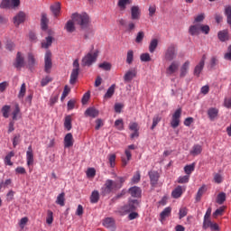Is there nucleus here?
I'll return each instance as SVG.
<instances>
[{
  "label": "nucleus",
  "mask_w": 231,
  "mask_h": 231,
  "mask_svg": "<svg viewBox=\"0 0 231 231\" xmlns=\"http://www.w3.org/2000/svg\"><path fill=\"white\" fill-rule=\"evenodd\" d=\"M119 189H122V184H118V181L108 179L101 188V195L107 196V194H111L115 190H119Z\"/></svg>",
  "instance_id": "obj_1"
},
{
  "label": "nucleus",
  "mask_w": 231,
  "mask_h": 231,
  "mask_svg": "<svg viewBox=\"0 0 231 231\" xmlns=\"http://www.w3.org/2000/svg\"><path fill=\"white\" fill-rule=\"evenodd\" d=\"M72 21L75 24L80 26V28H88V24H89V15L86 13H75L72 14Z\"/></svg>",
  "instance_id": "obj_2"
},
{
  "label": "nucleus",
  "mask_w": 231,
  "mask_h": 231,
  "mask_svg": "<svg viewBox=\"0 0 231 231\" xmlns=\"http://www.w3.org/2000/svg\"><path fill=\"white\" fill-rule=\"evenodd\" d=\"M98 50L95 51L94 52H88L81 60V66L85 68L86 66L89 68L90 66H93L95 62H97V59H98Z\"/></svg>",
  "instance_id": "obj_3"
},
{
  "label": "nucleus",
  "mask_w": 231,
  "mask_h": 231,
  "mask_svg": "<svg viewBox=\"0 0 231 231\" xmlns=\"http://www.w3.org/2000/svg\"><path fill=\"white\" fill-rule=\"evenodd\" d=\"M178 57V46L176 44H170L164 51V60L168 62L174 60Z\"/></svg>",
  "instance_id": "obj_4"
},
{
  "label": "nucleus",
  "mask_w": 231,
  "mask_h": 231,
  "mask_svg": "<svg viewBox=\"0 0 231 231\" xmlns=\"http://www.w3.org/2000/svg\"><path fill=\"white\" fill-rule=\"evenodd\" d=\"M140 202L138 201V199H130L128 201V204L123 206L120 208V212H122V214H129V212H134V210L138 208Z\"/></svg>",
  "instance_id": "obj_5"
},
{
  "label": "nucleus",
  "mask_w": 231,
  "mask_h": 231,
  "mask_svg": "<svg viewBox=\"0 0 231 231\" xmlns=\"http://www.w3.org/2000/svg\"><path fill=\"white\" fill-rule=\"evenodd\" d=\"M13 66L18 70L21 71L23 68L25 66L24 62V55H23V52L18 51L16 53V58L14 60V62L13 63Z\"/></svg>",
  "instance_id": "obj_6"
},
{
  "label": "nucleus",
  "mask_w": 231,
  "mask_h": 231,
  "mask_svg": "<svg viewBox=\"0 0 231 231\" xmlns=\"http://www.w3.org/2000/svg\"><path fill=\"white\" fill-rule=\"evenodd\" d=\"M53 68V62L51 61V51H47L44 56V71L50 73Z\"/></svg>",
  "instance_id": "obj_7"
},
{
  "label": "nucleus",
  "mask_w": 231,
  "mask_h": 231,
  "mask_svg": "<svg viewBox=\"0 0 231 231\" xmlns=\"http://www.w3.org/2000/svg\"><path fill=\"white\" fill-rule=\"evenodd\" d=\"M180 118H181V108L177 109L171 116V125L173 129L180 125Z\"/></svg>",
  "instance_id": "obj_8"
},
{
  "label": "nucleus",
  "mask_w": 231,
  "mask_h": 231,
  "mask_svg": "<svg viewBox=\"0 0 231 231\" xmlns=\"http://www.w3.org/2000/svg\"><path fill=\"white\" fill-rule=\"evenodd\" d=\"M26 21V13L20 11L14 18L13 22L16 28H19L20 24H23Z\"/></svg>",
  "instance_id": "obj_9"
},
{
  "label": "nucleus",
  "mask_w": 231,
  "mask_h": 231,
  "mask_svg": "<svg viewBox=\"0 0 231 231\" xmlns=\"http://www.w3.org/2000/svg\"><path fill=\"white\" fill-rule=\"evenodd\" d=\"M205 60H207V56L203 55L200 61L195 66L193 70L195 77L199 78V75H201V71H203V68H205Z\"/></svg>",
  "instance_id": "obj_10"
},
{
  "label": "nucleus",
  "mask_w": 231,
  "mask_h": 231,
  "mask_svg": "<svg viewBox=\"0 0 231 231\" xmlns=\"http://www.w3.org/2000/svg\"><path fill=\"white\" fill-rule=\"evenodd\" d=\"M129 130L133 131L134 133L131 134L130 138L134 139V138H138V136H140V127L138 126V123L136 122H133L129 124Z\"/></svg>",
  "instance_id": "obj_11"
},
{
  "label": "nucleus",
  "mask_w": 231,
  "mask_h": 231,
  "mask_svg": "<svg viewBox=\"0 0 231 231\" xmlns=\"http://www.w3.org/2000/svg\"><path fill=\"white\" fill-rule=\"evenodd\" d=\"M152 187L158 185V180H160V173L158 171H151L148 173Z\"/></svg>",
  "instance_id": "obj_12"
},
{
  "label": "nucleus",
  "mask_w": 231,
  "mask_h": 231,
  "mask_svg": "<svg viewBox=\"0 0 231 231\" xmlns=\"http://www.w3.org/2000/svg\"><path fill=\"white\" fill-rule=\"evenodd\" d=\"M219 116V109L216 107H210L208 110V116L211 122H214Z\"/></svg>",
  "instance_id": "obj_13"
},
{
  "label": "nucleus",
  "mask_w": 231,
  "mask_h": 231,
  "mask_svg": "<svg viewBox=\"0 0 231 231\" xmlns=\"http://www.w3.org/2000/svg\"><path fill=\"white\" fill-rule=\"evenodd\" d=\"M140 6L134 5L131 7V19H133V21H138V19H140Z\"/></svg>",
  "instance_id": "obj_14"
},
{
  "label": "nucleus",
  "mask_w": 231,
  "mask_h": 231,
  "mask_svg": "<svg viewBox=\"0 0 231 231\" xmlns=\"http://www.w3.org/2000/svg\"><path fill=\"white\" fill-rule=\"evenodd\" d=\"M136 73H137L136 69H132L126 71L124 76L125 82H131V80H133V79L136 77Z\"/></svg>",
  "instance_id": "obj_15"
},
{
  "label": "nucleus",
  "mask_w": 231,
  "mask_h": 231,
  "mask_svg": "<svg viewBox=\"0 0 231 231\" xmlns=\"http://www.w3.org/2000/svg\"><path fill=\"white\" fill-rule=\"evenodd\" d=\"M132 198H140L142 196V189L138 186H134L128 189Z\"/></svg>",
  "instance_id": "obj_16"
},
{
  "label": "nucleus",
  "mask_w": 231,
  "mask_h": 231,
  "mask_svg": "<svg viewBox=\"0 0 231 231\" xmlns=\"http://www.w3.org/2000/svg\"><path fill=\"white\" fill-rule=\"evenodd\" d=\"M26 162L29 167L33 165V150L32 149V145L28 147L26 152Z\"/></svg>",
  "instance_id": "obj_17"
},
{
  "label": "nucleus",
  "mask_w": 231,
  "mask_h": 231,
  "mask_svg": "<svg viewBox=\"0 0 231 231\" xmlns=\"http://www.w3.org/2000/svg\"><path fill=\"white\" fill-rule=\"evenodd\" d=\"M179 68H180V64H178V62L176 61L171 62V65L166 69V75H169V76L173 75V73H176Z\"/></svg>",
  "instance_id": "obj_18"
},
{
  "label": "nucleus",
  "mask_w": 231,
  "mask_h": 231,
  "mask_svg": "<svg viewBox=\"0 0 231 231\" xmlns=\"http://www.w3.org/2000/svg\"><path fill=\"white\" fill-rule=\"evenodd\" d=\"M189 33L192 37H194L196 35H199V33H201L200 29H199V23L190 25L189 28Z\"/></svg>",
  "instance_id": "obj_19"
},
{
  "label": "nucleus",
  "mask_w": 231,
  "mask_h": 231,
  "mask_svg": "<svg viewBox=\"0 0 231 231\" xmlns=\"http://www.w3.org/2000/svg\"><path fill=\"white\" fill-rule=\"evenodd\" d=\"M103 226L106 228H111L112 231H115V219L111 217H106L103 220Z\"/></svg>",
  "instance_id": "obj_20"
},
{
  "label": "nucleus",
  "mask_w": 231,
  "mask_h": 231,
  "mask_svg": "<svg viewBox=\"0 0 231 231\" xmlns=\"http://www.w3.org/2000/svg\"><path fill=\"white\" fill-rule=\"evenodd\" d=\"M64 147L66 148L73 147V134H71V133H69L65 135Z\"/></svg>",
  "instance_id": "obj_21"
},
{
  "label": "nucleus",
  "mask_w": 231,
  "mask_h": 231,
  "mask_svg": "<svg viewBox=\"0 0 231 231\" xmlns=\"http://www.w3.org/2000/svg\"><path fill=\"white\" fill-rule=\"evenodd\" d=\"M203 152V147L199 144H194L191 150L189 151V154L191 156H199Z\"/></svg>",
  "instance_id": "obj_22"
},
{
  "label": "nucleus",
  "mask_w": 231,
  "mask_h": 231,
  "mask_svg": "<svg viewBox=\"0 0 231 231\" xmlns=\"http://www.w3.org/2000/svg\"><path fill=\"white\" fill-rule=\"evenodd\" d=\"M98 110L95 107H89L85 111L86 116H90V118H97L98 116Z\"/></svg>",
  "instance_id": "obj_23"
},
{
  "label": "nucleus",
  "mask_w": 231,
  "mask_h": 231,
  "mask_svg": "<svg viewBox=\"0 0 231 231\" xmlns=\"http://www.w3.org/2000/svg\"><path fill=\"white\" fill-rule=\"evenodd\" d=\"M183 194V187L177 186L171 192L172 198L174 199H178V198H181V195Z\"/></svg>",
  "instance_id": "obj_24"
},
{
  "label": "nucleus",
  "mask_w": 231,
  "mask_h": 231,
  "mask_svg": "<svg viewBox=\"0 0 231 231\" xmlns=\"http://www.w3.org/2000/svg\"><path fill=\"white\" fill-rule=\"evenodd\" d=\"M116 88V85L113 84L109 87L106 93L104 95L105 100H107L109 98L113 97V95H115V89Z\"/></svg>",
  "instance_id": "obj_25"
},
{
  "label": "nucleus",
  "mask_w": 231,
  "mask_h": 231,
  "mask_svg": "<svg viewBox=\"0 0 231 231\" xmlns=\"http://www.w3.org/2000/svg\"><path fill=\"white\" fill-rule=\"evenodd\" d=\"M51 44H53V37L48 36L42 42V48L48 50Z\"/></svg>",
  "instance_id": "obj_26"
},
{
  "label": "nucleus",
  "mask_w": 231,
  "mask_h": 231,
  "mask_svg": "<svg viewBox=\"0 0 231 231\" xmlns=\"http://www.w3.org/2000/svg\"><path fill=\"white\" fill-rule=\"evenodd\" d=\"M51 11L52 12L54 17H57L60 14V3H56L51 5Z\"/></svg>",
  "instance_id": "obj_27"
},
{
  "label": "nucleus",
  "mask_w": 231,
  "mask_h": 231,
  "mask_svg": "<svg viewBox=\"0 0 231 231\" xmlns=\"http://www.w3.org/2000/svg\"><path fill=\"white\" fill-rule=\"evenodd\" d=\"M189 66H190V61L189 60H186L184 64H182L180 68V77H185V75H187V73L189 72Z\"/></svg>",
  "instance_id": "obj_28"
},
{
  "label": "nucleus",
  "mask_w": 231,
  "mask_h": 231,
  "mask_svg": "<svg viewBox=\"0 0 231 231\" xmlns=\"http://www.w3.org/2000/svg\"><path fill=\"white\" fill-rule=\"evenodd\" d=\"M127 5H131V0H118L117 6L121 10V12L125 11L127 8Z\"/></svg>",
  "instance_id": "obj_29"
},
{
  "label": "nucleus",
  "mask_w": 231,
  "mask_h": 231,
  "mask_svg": "<svg viewBox=\"0 0 231 231\" xmlns=\"http://www.w3.org/2000/svg\"><path fill=\"white\" fill-rule=\"evenodd\" d=\"M171 212H172V208H171V207L165 208L160 215L161 221H164L166 217H169V216H171Z\"/></svg>",
  "instance_id": "obj_30"
},
{
  "label": "nucleus",
  "mask_w": 231,
  "mask_h": 231,
  "mask_svg": "<svg viewBox=\"0 0 231 231\" xmlns=\"http://www.w3.org/2000/svg\"><path fill=\"white\" fill-rule=\"evenodd\" d=\"M207 192V186L203 185L201 188L199 189L197 195H196V201H201L202 196Z\"/></svg>",
  "instance_id": "obj_31"
},
{
  "label": "nucleus",
  "mask_w": 231,
  "mask_h": 231,
  "mask_svg": "<svg viewBox=\"0 0 231 231\" xmlns=\"http://www.w3.org/2000/svg\"><path fill=\"white\" fill-rule=\"evenodd\" d=\"M14 156H15V153L14 152H10L9 153H7L5 158L4 159L5 163L12 167V165H14V162H12V158H14Z\"/></svg>",
  "instance_id": "obj_32"
},
{
  "label": "nucleus",
  "mask_w": 231,
  "mask_h": 231,
  "mask_svg": "<svg viewBox=\"0 0 231 231\" xmlns=\"http://www.w3.org/2000/svg\"><path fill=\"white\" fill-rule=\"evenodd\" d=\"M79 70L72 69L71 74H70L69 84H71V85L76 84L77 79H79Z\"/></svg>",
  "instance_id": "obj_33"
},
{
  "label": "nucleus",
  "mask_w": 231,
  "mask_h": 231,
  "mask_svg": "<svg viewBox=\"0 0 231 231\" xmlns=\"http://www.w3.org/2000/svg\"><path fill=\"white\" fill-rule=\"evenodd\" d=\"M48 16H46V14H42V19H41V26L42 30H48Z\"/></svg>",
  "instance_id": "obj_34"
},
{
  "label": "nucleus",
  "mask_w": 231,
  "mask_h": 231,
  "mask_svg": "<svg viewBox=\"0 0 231 231\" xmlns=\"http://www.w3.org/2000/svg\"><path fill=\"white\" fill-rule=\"evenodd\" d=\"M13 120H17V118H21V108L19 107V104L14 106V110L12 112Z\"/></svg>",
  "instance_id": "obj_35"
},
{
  "label": "nucleus",
  "mask_w": 231,
  "mask_h": 231,
  "mask_svg": "<svg viewBox=\"0 0 231 231\" xmlns=\"http://www.w3.org/2000/svg\"><path fill=\"white\" fill-rule=\"evenodd\" d=\"M98 199H100V193L98 190H94L90 196V203H98Z\"/></svg>",
  "instance_id": "obj_36"
},
{
  "label": "nucleus",
  "mask_w": 231,
  "mask_h": 231,
  "mask_svg": "<svg viewBox=\"0 0 231 231\" xmlns=\"http://www.w3.org/2000/svg\"><path fill=\"white\" fill-rule=\"evenodd\" d=\"M225 201H226V193L225 192H220L217 196V200L216 202L218 205H223V203H225Z\"/></svg>",
  "instance_id": "obj_37"
},
{
  "label": "nucleus",
  "mask_w": 231,
  "mask_h": 231,
  "mask_svg": "<svg viewBox=\"0 0 231 231\" xmlns=\"http://www.w3.org/2000/svg\"><path fill=\"white\" fill-rule=\"evenodd\" d=\"M65 30L69 33H73V32L75 31V22H72L71 20L68 21L65 25Z\"/></svg>",
  "instance_id": "obj_38"
},
{
  "label": "nucleus",
  "mask_w": 231,
  "mask_h": 231,
  "mask_svg": "<svg viewBox=\"0 0 231 231\" xmlns=\"http://www.w3.org/2000/svg\"><path fill=\"white\" fill-rule=\"evenodd\" d=\"M225 15L226 16L227 24H229L231 28V5L226 6Z\"/></svg>",
  "instance_id": "obj_39"
},
{
  "label": "nucleus",
  "mask_w": 231,
  "mask_h": 231,
  "mask_svg": "<svg viewBox=\"0 0 231 231\" xmlns=\"http://www.w3.org/2000/svg\"><path fill=\"white\" fill-rule=\"evenodd\" d=\"M156 48H158V40L153 39L151 41L150 45H149L150 53H154V51H156Z\"/></svg>",
  "instance_id": "obj_40"
},
{
  "label": "nucleus",
  "mask_w": 231,
  "mask_h": 231,
  "mask_svg": "<svg viewBox=\"0 0 231 231\" xmlns=\"http://www.w3.org/2000/svg\"><path fill=\"white\" fill-rule=\"evenodd\" d=\"M194 169H196V164L191 163V164L186 165L184 167V171L188 176H190V174H192V172H194Z\"/></svg>",
  "instance_id": "obj_41"
},
{
  "label": "nucleus",
  "mask_w": 231,
  "mask_h": 231,
  "mask_svg": "<svg viewBox=\"0 0 231 231\" xmlns=\"http://www.w3.org/2000/svg\"><path fill=\"white\" fill-rule=\"evenodd\" d=\"M116 154L115 153L108 154V162L112 169H115V165H116Z\"/></svg>",
  "instance_id": "obj_42"
},
{
  "label": "nucleus",
  "mask_w": 231,
  "mask_h": 231,
  "mask_svg": "<svg viewBox=\"0 0 231 231\" xmlns=\"http://www.w3.org/2000/svg\"><path fill=\"white\" fill-rule=\"evenodd\" d=\"M218 39L222 42H225V41H228V31H220L218 32Z\"/></svg>",
  "instance_id": "obj_43"
},
{
  "label": "nucleus",
  "mask_w": 231,
  "mask_h": 231,
  "mask_svg": "<svg viewBox=\"0 0 231 231\" xmlns=\"http://www.w3.org/2000/svg\"><path fill=\"white\" fill-rule=\"evenodd\" d=\"M37 64V60H35V56L32 53L28 54V66L29 68H33Z\"/></svg>",
  "instance_id": "obj_44"
},
{
  "label": "nucleus",
  "mask_w": 231,
  "mask_h": 231,
  "mask_svg": "<svg viewBox=\"0 0 231 231\" xmlns=\"http://www.w3.org/2000/svg\"><path fill=\"white\" fill-rule=\"evenodd\" d=\"M10 109H11V106H8V105H5L3 107H2V115L4 116V118H9L10 117Z\"/></svg>",
  "instance_id": "obj_45"
},
{
  "label": "nucleus",
  "mask_w": 231,
  "mask_h": 231,
  "mask_svg": "<svg viewBox=\"0 0 231 231\" xmlns=\"http://www.w3.org/2000/svg\"><path fill=\"white\" fill-rule=\"evenodd\" d=\"M65 196L66 194L62 192L57 197V199H56L57 205H60V207H64L65 205L64 201H66V199H64Z\"/></svg>",
  "instance_id": "obj_46"
},
{
  "label": "nucleus",
  "mask_w": 231,
  "mask_h": 231,
  "mask_svg": "<svg viewBox=\"0 0 231 231\" xmlns=\"http://www.w3.org/2000/svg\"><path fill=\"white\" fill-rule=\"evenodd\" d=\"M64 127L67 131H71V116H67L65 117Z\"/></svg>",
  "instance_id": "obj_47"
},
{
  "label": "nucleus",
  "mask_w": 231,
  "mask_h": 231,
  "mask_svg": "<svg viewBox=\"0 0 231 231\" xmlns=\"http://www.w3.org/2000/svg\"><path fill=\"white\" fill-rule=\"evenodd\" d=\"M133 60H134V52L133 50H129L126 55V62L128 64H133Z\"/></svg>",
  "instance_id": "obj_48"
},
{
  "label": "nucleus",
  "mask_w": 231,
  "mask_h": 231,
  "mask_svg": "<svg viewBox=\"0 0 231 231\" xmlns=\"http://www.w3.org/2000/svg\"><path fill=\"white\" fill-rule=\"evenodd\" d=\"M160 122H162V116H159L158 115L154 116L152 118V125L151 126V129L153 130L156 127V125L160 124Z\"/></svg>",
  "instance_id": "obj_49"
},
{
  "label": "nucleus",
  "mask_w": 231,
  "mask_h": 231,
  "mask_svg": "<svg viewBox=\"0 0 231 231\" xmlns=\"http://www.w3.org/2000/svg\"><path fill=\"white\" fill-rule=\"evenodd\" d=\"M199 30L200 32L205 33V35H208V33H210V26L208 25L199 23Z\"/></svg>",
  "instance_id": "obj_50"
},
{
  "label": "nucleus",
  "mask_w": 231,
  "mask_h": 231,
  "mask_svg": "<svg viewBox=\"0 0 231 231\" xmlns=\"http://www.w3.org/2000/svg\"><path fill=\"white\" fill-rule=\"evenodd\" d=\"M26 95V83H23L18 94V98H24Z\"/></svg>",
  "instance_id": "obj_51"
},
{
  "label": "nucleus",
  "mask_w": 231,
  "mask_h": 231,
  "mask_svg": "<svg viewBox=\"0 0 231 231\" xmlns=\"http://www.w3.org/2000/svg\"><path fill=\"white\" fill-rule=\"evenodd\" d=\"M53 80V79L50 76H46L45 78H43L41 81V87L44 88L46 86L49 85L50 82H51Z\"/></svg>",
  "instance_id": "obj_52"
},
{
  "label": "nucleus",
  "mask_w": 231,
  "mask_h": 231,
  "mask_svg": "<svg viewBox=\"0 0 231 231\" xmlns=\"http://www.w3.org/2000/svg\"><path fill=\"white\" fill-rule=\"evenodd\" d=\"M98 68H100L101 69H104L105 71H111V63L105 61L99 64Z\"/></svg>",
  "instance_id": "obj_53"
},
{
  "label": "nucleus",
  "mask_w": 231,
  "mask_h": 231,
  "mask_svg": "<svg viewBox=\"0 0 231 231\" xmlns=\"http://www.w3.org/2000/svg\"><path fill=\"white\" fill-rule=\"evenodd\" d=\"M0 8H4V9L12 8V2L10 0H2Z\"/></svg>",
  "instance_id": "obj_54"
},
{
  "label": "nucleus",
  "mask_w": 231,
  "mask_h": 231,
  "mask_svg": "<svg viewBox=\"0 0 231 231\" xmlns=\"http://www.w3.org/2000/svg\"><path fill=\"white\" fill-rule=\"evenodd\" d=\"M46 223L47 225H51V223H53V211L51 210L47 211Z\"/></svg>",
  "instance_id": "obj_55"
},
{
  "label": "nucleus",
  "mask_w": 231,
  "mask_h": 231,
  "mask_svg": "<svg viewBox=\"0 0 231 231\" xmlns=\"http://www.w3.org/2000/svg\"><path fill=\"white\" fill-rule=\"evenodd\" d=\"M115 126L118 129V131H124V120L123 119L116 120Z\"/></svg>",
  "instance_id": "obj_56"
},
{
  "label": "nucleus",
  "mask_w": 231,
  "mask_h": 231,
  "mask_svg": "<svg viewBox=\"0 0 231 231\" xmlns=\"http://www.w3.org/2000/svg\"><path fill=\"white\" fill-rule=\"evenodd\" d=\"M190 180V176L189 175H184V176H180L178 178V183H189Z\"/></svg>",
  "instance_id": "obj_57"
},
{
  "label": "nucleus",
  "mask_w": 231,
  "mask_h": 231,
  "mask_svg": "<svg viewBox=\"0 0 231 231\" xmlns=\"http://www.w3.org/2000/svg\"><path fill=\"white\" fill-rule=\"evenodd\" d=\"M5 49L8 50V51H14V50H15V43L12 41H7Z\"/></svg>",
  "instance_id": "obj_58"
},
{
  "label": "nucleus",
  "mask_w": 231,
  "mask_h": 231,
  "mask_svg": "<svg viewBox=\"0 0 231 231\" xmlns=\"http://www.w3.org/2000/svg\"><path fill=\"white\" fill-rule=\"evenodd\" d=\"M143 37H145V33L142 31H140L137 33V36L135 38V42H137V44H140V42H142V41H143Z\"/></svg>",
  "instance_id": "obj_59"
},
{
  "label": "nucleus",
  "mask_w": 231,
  "mask_h": 231,
  "mask_svg": "<svg viewBox=\"0 0 231 231\" xmlns=\"http://www.w3.org/2000/svg\"><path fill=\"white\" fill-rule=\"evenodd\" d=\"M21 143V134H15L13 138V147H17V144Z\"/></svg>",
  "instance_id": "obj_60"
},
{
  "label": "nucleus",
  "mask_w": 231,
  "mask_h": 231,
  "mask_svg": "<svg viewBox=\"0 0 231 231\" xmlns=\"http://www.w3.org/2000/svg\"><path fill=\"white\" fill-rule=\"evenodd\" d=\"M142 176L140 175V171H136V173L132 178V183H140Z\"/></svg>",
  "instance_id": "obj_61"
},
{
  "label": "nucleus",
  "mask_w": 231,
  "mask_h": 231,
  "mask_svg": "<svg viewBox=\"0 0 231 231\" xmlns=\"http://www.w3.org/2000/svg\"><path fill=\"white\" fill-rule=\"evenodd\" d=\"M223 212H225V207H220L213 213V217H217V216H223Z\"/></svg>",
  "instance_id": "obj_62"
},
{
  "label": "nucleus",
  "mask_w": 231,
  "mask_h": 231,
  "mask_svg": "<svg viewBox=\"0 0 231 231\" xmlns=\"http://www.w3.org/2000/svg\"><path fill=\"white\" fill-rule=\"evenodd\" d=\"M142 62H149L151 60V55L149 53H143L140 56Z\"/></svg>",
  "instance_id": "obj_63"
},
{
  "label": "nucleus",
  "mask_w": 231,
  "mask_h": 231,
  "mask_svg": "<svg viewBox=\"0 0 231 231\" xmlns=\"http://www.w3.org/2000/svg\"><path fill=\"white\" fill-rule=\"evenodd\" d=\"M212 225V222L210 221V218H204L203 220V228L204 230H207V228H209V226Z\"/></svg>",
  "instance_id": "obj_64"
}]
</instances>
